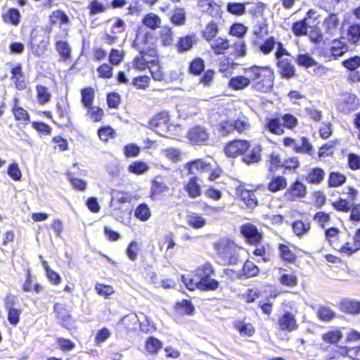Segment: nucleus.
<instances>
[{
  "instance_id": "nucleus-24",
  "label": "nucleus",
  "mask_w": 360,
  "mask_h": 360,
  "mask_svg": "<svg viewBox=\"0 0 360 360\" xmlns=\"http://www.w3.org/2000/svg\"><path fill=\"white\" fill-rule=\"evenodd\" d=\"M325 174L323 169L319 167L313 168L308 172L306 179L308 183L319 184L324 179Z\"/></svg>"
},
{
  "instance_id": "nucleus-60",
  "label": "nucleus",
  "mask_w": 360,
  "mask_h": 360,
  "mask_svg": "<svg viewBox=\"0 0 360 360\" xmlns=\"http://www.w3.org/2000/svg\"><path fill=\"white\" fill-rule=\"evenodd\" d=\"M269 170L274 172L278 167H283V160L281 158L280 155L276 153H272L270 155Z\"/></svg>"
},
{
  "instance_id": "nucleus-50",
  "label": "nucleus",
  "mask_w": 360,
  "mask_h": 360,
  "mask_svg": "<svg viewBox=\"0 0 360 360\" xmlns=\"http://www.w3.org/2000/svg\"><path fill=\"white\" fill-rule=\"evenodd\" d=\"M295 152L312 155V153H313L312 145L309 143V141H308V139L307 138L302 137L301 140H300V143L299 142H297V143Z\"/></svg>"
},
{
  "instance_id": "nucleus-52",
  "label": "nucleus",
  "mask_w": 360,
  "mask_h": 360,
  "mask_svg": "<svg viewBox=\"0 0 360 360\" xmlns=\"http://www.w3.org/2000/svg\"><path fill=\"white\" fill-rule=\"evenodd\" d=\"M348 39L353 44L360 40V25L353 24L347 30Z\"/></svg>"
},
{
  "instance_id": "nucleus-51",
  "label": "nucleus",
  "mask_w": 360,
  "mask_h": 360,
  "mask_svg": "<svg viewBox=\"0 0 360 360\" xmlns=\"http://www.w3.org/2000/svg\"><path fill=\"white\" fill-rule=\"evenodd\" d=\"M335 313L328 307L321 306L317 311L318 317L323 321H329L335 317Z\"/></svg>"
},
{
  "instance_id": "nucleus-14",
  "label": "nucleus",
  "mask_w": 360,
  "mask_h": 360,
  "mask_svg": "<svg viewBox=\"0 0 360 360\" xmlns=\"http://www.w3.org/2000/svg\"><path fill=\"white\" fill-rule=\"evenodd\" d=\"M230 46L229 40L221 37L216 38L210 41V48L216 55L224 54Z\"/></svg>"
},
{
  "instance_id": "nucleus-49",
  "label": "nucleus",
  "mask_w": 360,
  "mask_h": 360,
  "mask_svg": "<svg viewBox=\"0 0 360 360\" xmlns=\"http://www.w3.org/2000/svg\"><path fill=\"white\" fill-rule=\"evenodd\" d=\"M230 47L233 49L231 55L236 58L244 57L246 55L247 47L244 41L240 40Z\"/></svg>"
},
{
  "instance_id": "nucleus-1",
  "label": "nucleus",
  "mask_w": 360,
  "mask_h": 360,
  "mask_svg": "<svg viewBox=\"0 0 360 360\" xmlns=\"http://www.w3.org/2000/svg\"><path fill=\"white\" fill-rule=\"evenodd\" d=\"M244 72L250 77L252 88L260 92L270 91L274 85V71L267 66L254 65L245 68Z\"/></svg>"
},
{
  "instance_id": "nucleus-40",
  "label": "nucleus",
  "mask_w": 360,
  "mask_h": 360,
  "mask_svg": "<svg viewBox=\"0 0 360 360\" xmlns=\"http://www.w3.org/2000/svg\"><path fill=\"white\" fill-rule=\"evenodd\" d=\"M342 338V334L340 330L336 329L330 330L322 335V340L330 344L337 343Z\"/></svg>"
},
{
  "instance_id": "nucleus-6",
  "label": "nucleus",
  "mask_w": 360,
  "mask_h": 360,
  "mask_svg": "<svg viewBox=\"0 0 360 360\" xmlns=\"http://www.w3.org/2000/svg\"><path fill=\"white\" fill-rule=\"evenodd\" d=\"M278 325L280 330L289 333L296 330L298 328L295 315L289 311L284 313L278 318Z\"/></svg>"
},
{
  "instance_id": "nucleus-16",
  "label": "nucleus",
  "mask_w": 360,
  "mask_h": 360,
  "mask_svg": "<svg viewBox=\"0 0 360 360\" xmlns=\"http://www.w3.org/2000/svg\"><path fill=\"white\" fill-rule=\"evenodd\" d=\"M139 321V315L130 314L124 316L118 323L120 327H122L127 331L133 330L136 328Z\"/></svg>"
},
{
  "instance_id": "nucleus-7",
  "label": "nucleus",
  "mask_w": 360,
  "mask_h": 360,
  "mask_svg": "<svg viewBox=\"0 0 360 360\" xmlns=\"http://www.w3.org/2000/svg\"><path fill=\"white\" fill-rule=\"evenodd\" d=\"M169 122V115L166 112H163L157 115L152 120L151 125L156 127L157 133L160 135L165 136L169 129L167 123Z\"/></svg>"
},
{
  "instance_id": "nucleus-61",
  "label": "nucleus",
  "mask_w": 360,
  "mask_h": 360,
  "mask_svg": "<svg viewBox=\"0 0 360 360\" xmlns=\"http://www.w3.org/2000/svg\"><path fill=\"white\" fill-rule=\"evenodd\" d=\"M243 271L247 277H252L257 274L259 269L252 262L247 261L243 265Z\"/></svg>"
},
{
  "instance_id": "nucleus-35",
  "label": "nucleus",
  "mask_w": 360,
  "mask_h": 360,
  "mask_svg": "<svg viewBox=\"0 0 360 360\" xmlns=\"http://www.w3.org/2000/svg\"><path fill=\"white\" fill-rule=\"evenodd\" d=\"M160 39L163 46H171L174 41L172 29L169 27H163L160 32Z\"/></svg>"
},
{
  "instance_id": "nucleus-27",
  "label": "nucleus",
  "mask_w": 360,
  "mask_h": 360,
  "mask_svg": "<svg viewBox=\"0 0 360 360\" xmlns=\"http://www.w3.org/2000/svg\"><path fill=\"white\" fill-rule=\"evenodd\" d=\"M195 283H198L197 288L200 290H215L218 288L219 283L210 278V276L206 278H201L195 280Z\"/></svg>"
},
{
  "instance_id": "nucleus-33",
  "label": "nucleus",
  "mask_w": 360,
  "mask_h": 360,
  "mask_svg": "<svg viewBox=\"0 0 360 360\" xmlns=\"http://www.w3.org/2000/svg\"><path fill=\"white\" fill-rule=\"evenodd\" d=\"M94 96V90L91 87L84 88L81 91L82 103L84 108L93 105Z\"/></svg>"
},
{
  "instance_id": "nucleus-55",
  "label": "nucleus",
  "mask_w": 360,
  "mask_h": 360,
  "mask_svg": "<svg viewBox=\"0 0 360 360\" xmlns=\"http://www.w3.org/2000/svg\"><path fill=\"white\" fill-rule=\"evenodd\" d=\"M236 328L239 331L240 335L252 336L255 333V328L250 323H245L238 321L235 324Z\"/></svg>"
},
{
  "instance_id": "nucleus-54",
  "label": "nucleus",
  "mask_w": 360,
  "mask_h": 360,
  "mask_svg": "<svg viewBox=\"0 0 360 360\" xmlns=\"http://www.w3.org/2000/svg\"><path fill=\"white\" fill-rule=\"evenodd\" d=\"M148 69L153 79L156 81H162L163 79L164 73L158 63V61L153 63L152 61L148 65Z\"/></svg>"
},
{
  "instance_id": "nucleus-2",
  "label": "nucleus",
  "mask_w": 360,
  "mask_h": 360,
  "mask_svg": "<svg viewBox=\"0 0 360 360\" xmlns=\"http://www.w3.org/2000/svg\"><path fill=\"white\" fill-rule=\"evenodd\" d=\"M218 259L224 265L235 264L239 259L241 248L227 238H221L213 244Z\"/></svg>"
},
{
  "instance_id": "nucleus-62",
  "label": "nucleus",
  "mask_w": 360,
  "mask_h": 360,
  "mask_svg": "<svg viewBox=\"0 0 360 360\" xmlns=\"http://www.w3.org/2000/svg\"><path fill=\"white\" fill-rule=\"evenodd\" d=\"M204 68V60L200 58H196L191 63L190 71L195 75H199L203 71Z\"/></svg>"
},
{
  "instance_id": "nucleus-36",
  "label": "nucleus",
  "mask_w": 360,
  "mask_h": 360,
  "mask_svg": "<svg viewBox=\"0 0 360 360\" xmlns=\"http://www.w3.org/2000/svg\"><path fill=\"white\" fill-rule=\"evenodd\" d=\"M233 122L234 130H236L238 133L245 132L250 129L249 120L245 116H240L237 120H233Z\"/></svg>"
},
{
  "instance_id": "nucleus-25",
  "label": "nucleus",
  "mask_w": 360,
  "mask_h": 360,
  "mask_svg": "<svg viewBox=\"0 0 360 360\" xmlns=\"http://www.w3.org/2000/svg\"><path fill=\"white\" fill-rule=\"evenodd\" d=\"M11 73V79L15 83L16 89L20 91L25 89L26 84L22 78V72L20 65L12 68Z\"/></svg>"
},
{
  "instance_id": "nucleus-53",
  "label": "nucleus",
  "mask_w": 360,
  "mask_h": 360,
  "mask_svg": "<svg viewBox=\"0 0 360 360\" xmlns=\"http://www.w3.org/2000/svg\"><path fill=\"white\" fill-rule=\"evenodd\" d=\"M50 22L51 25L60 23V25L68 22V17L61 11H56L50 15Z\"/></svg>"
},
{
  "instance_id": "nucleus-41",
  "label": "nucleus",
  "mask_w": 360,
  "mask_h": 360,
  "mask_svg": "<svg viewBox=\"0 0 360 360\" xmlns=\"http://www.w3.org/2000/svg\"><path fill=\"white\" fill-rule=\"evenodd\" d=\"M217 130L222 136L228 135L234 131L233 120H221L217 126Z\"/></svg>"
},
{
  "instance_id": "nucleus-9",
  "label": "nucleus",
  "mask_w": 360,
  "mask_h": 360,
  "mask_svg": "<svg viewBox=\"0 0 360 360\" xmlns=\"http://www.w3.org/2000/svg\"><path fill=\"white\" fill-rule=\"evenodd\" d=\"M305 194L306 186L300 181H297L290 186L285 195L288 199L293 200L297 198L304 197Z\"/></svg>"
},
{
  "instance_id": "nucleus-32",
  "label": "nucleus",
  "mask_w": 360,
  "mask_h": 360,
  "mask_svg": "<svg viewBox=\"0 0 360 360\" xmlns=\"http://www.w3.org/2000/svg\"><path fill=\"white\" fill-rule=\"evenodd\" d=\"M346 181V176L338 172H331L328 176V186L338 187Z\"/></svg>"
},
{
  "instance_id": "nucleus-26",
  "label": "nucleus",
  "mask_w": 360,
  "mask_h": 360,
  "mask_svg": "<svg viewBox=\"0 0 360 360\" xmlns=\"http://www.w3.org/2000/svg\"><path fill=\"white\" fill-rule=\"evenodd\" d=\"M142 23L148 28L151 30H156L160 27L161 19L155 13H149L143 17Z\"/></svg>"
},
{
  "instance_id": "nucleus-56",
  "label": "nucleus",
  "mask_w": 360,
  "mask_h": 360,
  "mask_svg": "<svg viewBox=\"0 0 360 360\" xmlns=\"http://www.w3.org/2000/svg\"><path fill=\"white\" fill-rule=\"evenodd\" d=\"M56 49L60 56L67 60L70 57L71 48L66 41H59L56 43Z\"/></svg>"
},
{
  "instance_id": "nucleus-59",
  "label": "nucleus",
  "mask_w": 360,
  "mask_h": 360,
  "mask_svg": "<svg viewBox=\"0 0 360 360\" xmlns=\"http://www.w3.org/2000/svg\"><path fill=\"white\" fill-rule=\"evenodd\" d=\"M37 99L38 102L41 104L46 103L49 101L51 95L49 92L48 91V89L46 87L38 85L37 86Z\"/></svg>"
},
{
  "instance_id": "nucleus-12",
  "label": "nucleus",
  "mask_w": 360,
  "mask_h": 360,
  "mask_svg": "<svg viewBox=\"0 0 360 360\" xmlns=\"http://www.w3.org/2000/svg\"><path fill=\"white\" fill-rule=\"evenodd\" d=\"M241 233L248 239L250 243H257L260 240L262 236L257 229L252 224H245L241 227Z\"/></svg>"
},
{
  "instance_id": "nucleus-34",
  "label": "nucleus",
  "mask_w": 360,
  "mask_h": 360,
  "mask_svg": "<svg viewBox=\"0 0 360 360\" xmlns=\"http://www.w3.org/2000/svg\"><path fill=\"white\" fill-rule=\"evenodd\" d=\"M149 169L148 164L143 161H134L128 167V171L135 174H143Z\"/></svg>"
},
{
  "instance_id": "nucleus-47",
  "label": "nucleus",
  "mask_w": 360,
  "mask_h": 360,
  "mask_svg": "<svg viewBox=\"0 0 360 360\" xmlns=\"http://www.w3.org/2000/svg\"><path fill=\"white\" fill-rule=\"evenodd\" d=\"M153 60H149L148 58H144V55L137 56L134 58L132 62V68L138 70H143L146 68H148V65Z\"/></svg>"
},
{
  "instance_id": "nucleus-30",
  "label": "nucleus",
  "mask_w": 360,
  "mask_h": 360,
  "mask_svg": "<svg viewBox=\"0 0 360 360\" xmlns=\"http://www.w3.org/2000/svg\"><path fill=\"white\" fill-rule=\"evenodd\" d=\"M341 309L342 311L351 314H359L360 312V302L352 300H345L341 302Z\"/></svg>"
},
{
  "instance_id": "nucleus-18",
  "label": "nucleus",
  "mask_w": 360,
  "mask_h": 360,
  "mask_svg": "<svg viewBox=\"0 0 360 360\" xmlns=\"http://www.w3.org/2000/svg\"><path fill=\"white\" fill-rule=\"evenodd\" d=\"M310 13L311 12H309L307 13L308 17L293 24L292 30L296 36L305 35L307 34V29L311 28L309 23Z\"/></svg>"
},
{
  "instance_id": "nucleus-48",
  "label": "nucleus",
  "mask_w": 360,
  "mask_h": 360,
  "mask_svg": "<svg viewBox=\"0 0 360 360\" xmlns=\"http://www.w3.org/2000/svg\"><path fill=\"white\" fill-rule=\"evenodd\" d=\"M281 120V122L283 126V129L286 128L288 129H292L295 128L297 124V119L292 115L286 113L283 115L279 116Z\"/></svg>"
},
{
  "instance_id": "nucleus-8",
  "label": "nucleus",
  "mask_w": 360,
  "mask_h": 360,
  "mask_svg": "<svg viewBox=\"0 0 360 360\" xmlns=\"http://www.w3.org/2000/svg\"><path fill=\"white\" fill-rule=\"evenodd\" d=\"M198 43V37L195 34H190L180 37L176 44V48L179 53L190 51Z\"/></svg>"
},
{
  "instance_id": "nucleus-13",
  "label": "nucleus",
  "mask_w": 360,
  "mask_h": 360,
  "mask_svg": "<svg viewBox=\"0 0 360 360\" xmlns=\"http://www.w3.org/2000/svg\"><path fill=\"white\" fill-rule=\"evenodd\" d=\"M185 167L188 170V172L192 174L211 170L210 165L205 163L201 160H196L188 162Z\"/></svg>"
},
{
  "instance_id": "nucleus-58",
  "label": "nucleus",
  "mask_w": 360,
  "mask_h": 360,
  "mask_svg": "<svg viewBox=\"0 0 360 360\" xmlns=\"http://www.w3.org/2000/svg\"><path fill=\"white\" fill-rule=\"evenodd\" d=\"M213 273L212 266L210 264H205L195 270V278H206Z\"/></svg>"
},
{
  "instance_id": "nucleus-44",
  "label": "nucleus",
  "mask_w": 360,
  "mask_h": 360,
  "mask_svg": "<svg viewBox=\"0 0 360 360\" xmlns=\"http://www.w3.org/2000/svg\"><path fill=\"white\" fill-rule=\"evenodd\" d=\"M296 63L306 68L316 65L315 60L308 53L298 54L295 58Z\"/></svg>"
},
{
  "instance_id": "nucleus-43",
  "label": "nucleus",
  "mask_w": 360,
  "mask_h": 360,
  "mask_svg": "<svg viewBox=\"0 0 360 360\" xmlns=\"http://www.w3.org/2000/svg\"><path fill=\"white\" fill-rule=\"evenodd\" d=\"M282 271H283V269H279V273L281 274V276L279 277L280 283L282 285H284L286 286H290V287L295 286L297 283V276L293 274H288L282 273Z\"/></svg>"
},
{
  "instance_id": "nucleus-39",
  "label": "nucleus",
  "mask_w": 360,
  "mask_h": 360,
  "mask_svg": "<svg viewBox=\"0 0 360 360\" xmlns=\"http://www.w3.org/2000/svg\"><path fill=\"white\" fill-rule=\"evenodd\" d=\"M162 347V342L154 337H150L146 341L145 348L150 354H156Z\"/></svg>"
},
{
  "instance_id": "nucleus-4",
  "label": "nucleus",
  "mask_w": 360,
  "mask_h": 360,
  "mask_svg": "<svg viewBox=\"0 0 360 360\" xmlns=\"http://www.w3.org/2000/svg\"><path fill=\"white\" fill-rule=\"evenodd\" d=\"M250 144L246 141L234 140L229 143L224 148V153L229 157H236L245 152Z\"/></svg>"
},
{
  "instance_id": "nucleus-5",
  "label": "nucleus",
  "mask_w": 360,
  "mask_h": 360,
  "mask_svg": "<svg viewBox=\"0 0 360 360\" xmlns=\"http://www.w3.org/2000/svg\"><path fill=\"white\" fill-rule=\"evenodd\" d=\"M210 134L204 127L197 125L191 128L187 133V138L194 143L201 144L206 142Z\"/></svg>"
},
{
  "instance_id": "nucleus-29",
  "label": "nucleus",
  "mask_w": 360,
  "mask_h": 360,
  "mask_svg": "<svg viewBox=\"0 0 360 360\" xmlns=\"http://www.w3.org/2000/svg\"><path fill=\"white\" fill-rule=\"evenodd\" d=\"M53 309L54 311L58 314V318L63 321L64 325H68L70 323L71 316L63 304H55Z\"/></svg>"
},
{
  "instance_id": "nucleus-37",
  "label": "nucleus",
  "mask_w": 360,
  "mask_h": 360,
  "mask_svg": "<svg viewBox=\"0 0 360 360\" xmlns=\"http://www.w3.org/2000/svg\"><path fill=\"white\" fill-rule=\"evenodd\" d=\"M287 186V181L283 176H276L272 179L269 182L268 188L269 191L272 192H276L278 191L285 188Z\"/></svg>"
},
{
  "instance_id": "nucleus-11",
  "label": "nucleus",
  "mask_w": 360,
  "mask_h": 360,
  "mask_svg": "<svg viewBox=\"0 0 360 360\" xmlns=\"http://www.w3.org/2000/svg\"><path fill=\"white\" fill-rule=\"evenodd\" d=\"M264 127L266 130L278 136L283 135L285 133L281 120L279 117L267 119Z\"/></svg>"
},
{
  "instance_id": "nucleus-63",
  "label": "nucleus",
  "mask_w": 360,
  "mask_h": 360,
  "mask_svg": "<svg viewBox=\"0 0 360 360\" xmlns=\"http://www.w3.org/2000/svg\"><path fill=\"white\" fill-rule=\"evenodd\" d=\"M124 56V51L117 49H112L109 56V60L112 65H117L122 61Z\"/></svg>"
},
{
  "instance_id": "nucleus-31",
  "label": "nucleus",
  "mask_w": 360,
  "mask_h": 360,
  "mask_svg": "<svg viewBox=\"0 0 360 360\" xmlns=\"http://www.w3.org/2000/svg\"><path fill=\"white\" fill-rule=\"evenodd\" d=\"M85 108L86 109V115L91 121L97 122L102 120L103 116V111L101 108L91 105L89 107H86Z\"/></svg>"
},
{
  "instance_id": "nucleus-15",
  "label": "nucleus",
  "mask_w": 360,
  "mask_h": 360,
  "mask_svg": "<svg viewBox=\"0 0 360 360\" xmlns=\"http://www.w3.org/2000/svg\"><path fill=\"white\" fill-rule=\"evenodd\" d=\"M277 66L283 77L290 78L295 75V68L288 59H279Z\"/></svg>"
},
{
  "instance_id": "nucleus-57",
  "label": "nucleus",
  "mask_w": 360,
  "mask_h": 360,
  "mask_svg": "<svg viewBox=\"0 0 360 360\" xmlns=\"http://www.w3.org/2000/svg\"><path fill=\"white\" fill-rule=\"evenodd\" d=\"M171 21L175 25H183L186 21V14L183 8H176L171 18Z\"/></svg>"
},
{
  "instance_id": "nucleus-3",
  "label": "nucleus",
  "mask_w": 360,
  "mask_h": 360,
  "mask_svg": "<svg viewBox=\"0 0 360 360\" xmlns=\"http://www.w3.org/2000/svg\"><path fill=\"white\" fill-rule=\"evenodd\" d=\"M359 105V101L356 96L354 94L347 93L342 96L338 108L341 112L349 113L356 110Z\"/></svg>"
},
{
  "instance_id": "nucleus-42",
  "label": "nucleus",
  "mask_w": 360,
  "mask_h": 360,
  "mask_svg": "<svg viewBox=\"0 0 360 360\" xmlns=\"http://www.w3.org/2000/svg\"><path fill=\"white\" fill-rule=\"evenodd\" d=\"M234 68V63L231 58L223 57L220 58L219 62V70L225 75L231 74L232 70Z\"/></svg>"
},
{
  "instance_id": "nucleus-28",
  "label": "nucleus",
  "mask_w": 360,
  "mask_h": 360,
  "mask_svg": "<svg viewBox=\"0 0 360 360\" xmlns=\"http://www.w3.org/2000/svg\"><path fill=\"white\" fill-rule=\"evenodd\" d=\"M20 14L16 8H9L4 15L3 19L5 22L10 23L14 26L20 23Z\"/></svg>"
},
{
  "instance_id": "nucleus-19",
  "label": "nucleus",
  "mask_w": 360,
  "mask_h": 360,
  "mask_svg": "<svg viewBox=\"0 0 360 360\" xmlns=\"http://www.w3.org/2000/svg\"><path fill=\"white\" fill-rule=\"evenodd\" d=\"M237 192L248 208H253L257 205V200L254 192L241 188H238Z\"/></svg>"
},
{
  "instance_id": "nucleus-38",
  "label": "nucleus",
  "mask_w": 360,
  "mask_h": 360,
  "mask_svg": "<svg viewBox=\"0 0 360 360\" xmlns=\"http://www.w3.org/2000/svg\"><path fill=\"white\" fill-rule=\"evenodd\" d=\"M150 215L149 207L144 203L140 204L134 211V216L142 221H147Z\"/></svg>"
},
{
  "instance_id": "nucleus-10",
  "label": "nucleus",
  "mask_w": 360,
  "mask_h": 360,
  "mask_svg": "<svg viewBox=\"0 0 360 360\" xmlns=\"http://www.w3.org/2000/svg\"><path fill=\"white\" fill-rule=\"evenodd\" d=\"M184 190L191 198H195L201 195V187L198 178L191 177L184 185Z\"/></svg>"
},
{
  "instance_id": "nucleus-45",
  "label": "nucleus",
  "mask_w": 360,
  "mask_h": 360,
  "mask_svg": "<svg viewBox=\"0 0 360 360\" xmlns=\"http://www.w3.org/2000/svg\"><path fill=\"white\" fill-rule=\"evenodd\" d=\"M187 222L194 229H200L206 224V220L202 216L194 213L188 216Z\"/></svg>"
},
{
  "instance_id": "nucleus-23",
  "label": "nucleus",
  "mask_w": 360,
  "mask_h": 360,
  "mask_svg": "<svg viewBox=\"0 0 360 360\" xmlns=\"http://www.w3.org/2000/svg\"><path fill=\"white\" fill-rule=\"evenodd\" d=\"M139 316V321L138 323H139L140 330L141 332L148 334L152 333L156 330L153 322L148 316L143 314H140Z\"/></svg>"
},
{
  "instance_id": "nucleus-22",
  "label": "nucleus",
  "mask_w": 360,
  "mask_h": 360,
  "mask_svg": "<svg viewBox=\"0 0 360 360\" xmlns=\"http://www.w3.org/2000/svg\"><path fill=\"white\" fill-rule=\"evenodd\" d=\"M251 83L250 77L245 76H236L229 81V86L235 90H240L248 86Z\"/></svg>"
},
{
  "instance_id": "nucleus-46",
  "label": "nucleus",
  "mask_w": 360,
  "mask_h": 360,
  "mask_svg": "<svg viewBox=\"0 0 360 360\" xmlns=\"http://www.w3.org/2000/svg\"><path fill=\"white\" fill-rule=\"evenodd\" d=\"M218 32V27L216 23L211 22L208 23L203 32L202 35L205 40L208 41H212L214 40V38L216 37Z\"/></svg>"
},
{
  "instance_id": "nucleus-21",
  "label": "nucleus",
  "mask_w": 360,
  "mask_h": 360,
  "mask_svg": "<svg viewBox=\"0 0 360 360\" xmlns=\"http://www.w3.org/2000/svg\"><path fill=\"white\" fill-rule=\"evenodd\" d=\"M261 151L260 146H253L250 150L244 154L243 161L248 165L259 162L261 160Z\"/></svg>"
},
{
  "instance_id": "nucleus-20",
  "label": "nucleus",
  "mask_w": 360,
  "mask_h": 360,
  "mask_svg": "<svg viewBox=\"0 0 360 360\" xmlns=\"http://www.w3.org/2000/svg\"><path fill=\"white\" fill-rule=\"evenodd\" d=\"M167 190L168 186L165 184L163 178L162 176H156L152 182L151 198L155 199L158 195L164 193Z\"/></svg>"
},
{
  "instance_id": "nucleus-17",
  "label": "nucleus",
  "mask_w": 360,
  "mask_h": 360,
  "mask_svg": "<svg viewBox=\"0 0 360 360\" xmlns=\"http://www.w3.org/2000/svg\"><path fill=\"white\" fill-rule=\"evenodd\" d=\"M330 50L331 56L334 59H337L348 51V46L345 41L335 39L333 41Z\"/></svg>"
},
{
  "instance_id": "nucleus-64",
  "label": "nucleus",
  "mask_w": 360,
  "mask_h": 360,
  "mask_svg": "<svg viewBox=\"0 0 360 360\" xmlns=\"http://www.w3.org/2000/svg\"><path fill=\"white\" fill-rule=\"evenodd\" d=\"M309 229V224H304L302 221H296L292 224L293 231L298 236L305 233Z\"/></svg>"
}]
</instances>
